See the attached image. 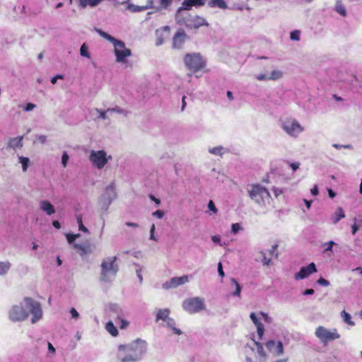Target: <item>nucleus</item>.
<instances>
[{
  "instance_id": "nucleus-1",
  "label": "nucleus",
  "mask_w": 362,
  "mask_h": 362,
  "mask_svg": "<svg viewBox=\"0 0 362 362\" xmlns=\"http://www.w3.org/2000/svg\"><path fill=\"white\" fill-rule=\"evenodd\" d=\"M146 349V342L138 339L130 344L119 345L117 356L121 362H135L141 358Z\"/></svg>"
},
{
  "instance_id": "nucleus-2",
  "label": "nucleus",
  "mask_w": 362,
  "mask_h": 362,
  "mask_svg": "<svg viewBox=\"0 0 362 362\" xmlns=\"http://www.w3.org/2000/svg\"><path fill=\"white\" fill-rule=\"evenodd\" d=\"M315 334L325 345L329 341L339 339L341 337L337 329L330 330L323 326L317 327Z\"/></svg>"
},
{
  "instance_id": "nucleus-3",
  "label": "nucleus",
  "mask_w": 362,
  "mask_h": 362,
  "mask_svg": "<svg viewBox=\"0 0 362 362\" xmlns=\"http://www.w3.org/2000/svg\"><path fill=\"white\" fill-rule=\"evenodd\" d=\"M186 66L195 73L205 66V62L199 54H187L184 57Z\"/></svg>"
},
{
  "instance_id": "nucleus-4",
  "label": "nucleus",
  "mask_w": 362,
  "mask_h": 362,
  "mask_svg": "<svg viewBox=\"0 0 362 362\" xmlns=\"http://www.w3.org/2000/svg\"><path fill=\"white\" fill-rule=\"evenodd\" d=\"M250 197L259 204H264L265 200L269 199L271 196L265 187L260 185H254L249 191Z\"/></svg>"
},
{
  "instance_id": "nucleus-5",
  "label": "nucleus",
  "mask_w": 362,
  "mask_h": 362,
  "mask_svg": "<svg viewBox=\"0 0 362 362\" xmlns=\"http://www.w3.org/2000/svg\"><path fill=\"white\" fill-rule=\"evenodd\" d=\"M116 257L108 258L104 260L101 264V279L103 281H108L109 275H115L118 271L117 264L115 263Z\"/></svg>"
},
{
  "instance_id": "nucleus-6",
  "label": "nucleus",
  "mask_w": 362,
  "mask_h": 362,
  "mask_svg": "<svg viewBox=\"0 0 362 362\" xmlns=\"http://www.w3.org/2000/svg\"><path fill=\"white\" fill-rule=\"evenodd\" d=\"M182 307L185 310L193 314L204 310V303L202 298L195 297L185 300L182 303Z\"/></svg>"
},
{
  "instance_id": "nucleus-7",
  "label": "nucleus",
  "mask_w": 362,
  "mask_h": 362,
  "mask_svg": "<svg viewBox=\"0 0 362 362\" xmlns=\"http://www.w3.org/2000/svg\"><path fill=\"white\" fill-rule=\"evenodd\" d=\"M24 301L26 306L30 309V313L33 315L31 318L32 323L34 324L39 321L42 317V310L40 303L29 297H25Z\"/></svg>"
},
{
  "instance_id": "nucleus-8",
  "label": "nucleus",
  "mask_w": 362,
  "mask_h": 362,
  "mask_svg": "<svg viewBox=\"0 0 362 362\" xmlns=\"http://www.w3.org/2000/svg\"><path fill=\"white\" fill-rule=\"evenodd\" d=\"M283 129L291 136H297L303 131V128L295 119L288 118L282 122Z\"/></svg>"
},
{
  "instance_id": "nucleus-9",
  "label": "nucleus",
  "mask_w": 362,
  "mask_h": 362,
  "mask_svg": "<svg viewBox=\"0 0 362 362\" xmlns=\"http://www.w3.org/2000/svg\"><path fill=\"white\" fill-rule=\"evenodd\" d=\"M29 313L21 305H15L8 311V317L13 322L23 321L28 318Z\"/></svg>"
},
{
  "instance_id": "nucleus-10",
  "label": "nucleus",
  "mask_w": 362,
  "mask_h": 362,
  "mask_svg": "<svg viewBox=\"0 0 362 362\" xmlns=\"http://www.w3.org/2000/svg\"><path fill=\"white\" fill-rule=\"evenodd\" d=\"M113 45L117 62H123L127 57L131 56V50L125 47L122 41L117 40Z\"/></svg>"
},
{
  "instance_id": "nucleus-11",
  "label": "nucleus",
  "mask_w": 362,
  "mask_h": 362,
  "mask_svg": "<svg viewBox=\"0 0 362 362\" xmlns=\"http://www.w3.org/2000/svg\"><path fill=\"white\" fill-rule=\"evenodd\" d=\"M90 162L98 169H102L107 163L106 152L101 151H91L90 154Z\"/></svg>"
},
{
  "instance_id": "nucleus-12",
  "label": "nucleus",
  "mask_w": 362,
  "mask_h": 362,
  "mask_svg": "<svg viewBox=\"0 0 362 362\" xmlns=\"http://www.w3.org/2000/svg\"><path fill=\"white\" fill-rule=\"evenodd\" d=\"M73 247L83 259L89 256L93 252L94 248L92 243L88 240L81 243H75Z\"/></svg>"
},
{
  "instance_id": "nucleus-13",
  "label": "nucleus",
  "mask_w": 362,
  "mask_h": 362,
  "mask_svg": "<svg viewBox=\"0 0 362 362\" xmlns=\"http://www.w3.org/2000/svg\"><path fill=\"white\" fill-rule=\"evenodd\" d=\"M316 272L317 268L315 264L311 262L308 266L301 267L300 271L295 274L294 278L296 280L303 279Z\"/></svg>"
},
{
  "instance_id": "nucleus-14",
  "label": "nucleus",
  "mask_w": 362,
  "mask_h": 362,
  "mask_svg": "<svg viewBox=\"0 0 362 362\" xmlns=\"http://www.w3.org/2000/svg\"><path fill=\"white\" fill-rule=\"evenodd\" d=\"M265 346L274 356H279L284 352L283 344L280 341L269 340L266 342Z\"/></svg>"
},
{
  "instance_id": "nucleus-15",
  "label": "nucleus",
  "mask_w": 362,
  "mask_h": 362,
  "mask_svg": "<svg viewBox=\"0 0 362 362\" xmlns=\"http://www.w3.org/2000/svg\"><path fill=\"white\" fill-rule=\"evenodd\" d=\"M188 281L187 276H182L180 277L172 278L169 281H166L163 284V287L165 289H169L171 288H175L180 285H182Z\"/></svg>"
},
{
  "instance_id": "nucleus-16",
  "label": "nucleus",
  "mask_w": 362,
  "mask_h": 362,
  "mask_svg": "<svg viewBox=\"0 0 362 362\" xmlns=\"http://www.w3.org/2000/svg\"><path fill=\"white\" fill-rule=\"evenodd\" d=\"M187 38V35L183 29H179L173 37V47L177 49L182 47Z\"/></svg>"
},
{
  "instance_id": "nucleus-17",
  "label": "nucleus",
  "mask_w": 362,
  "mask_h": 362,
  "mask_svg": "<svg viewBox=\"0 0 362 362\" xmlns=\"http://www.w3.org/2000/svg\"><path fill=\"white\" fill-rule=\"evenodd\" d=\"M250 317L257 327V331L259 339H262L264 332V327L263 324L259 320L255 313H252Z\"/></svg>"
},
{
  "instance_id": "nucleus-18",
  "label": "nucleus",
  "mask_w": 362,
  "mask_h": 362,
  "mask_svg": "<svg viewBox=\"0 0 362 362\" xmlns=\"http://www.w3.org/2000/svg\"><path fill=\"white\" fill-rule=\"evenodd\" d=\"M282 72L279 70H274L271 73L270 76H267L266 74H262L257 76V79L259 81H265V80H277L282 77Z\"/></svg>"
},
{
  "instance_id": "nucleus-19",
  "label": "nucleus",
  "mask_w": 362,
  "mask_h": 362,
  "mask_svg": "<svg viewBox=\"0 0 362 362\" xmlns=\"http://www.w3.org/2000/svg\"><path fill=\"white\" fill-rule=\"evenodd\" d=\"M40 206L41 210L45 212L47 215H52L55 213L54 206L47 200L40 202Z\"/></svg>"
},
{
  "instance_id": "nucleus-20",
  "label": "nucleus",
  "mask_w": 362,
  "mask_h": 362,
  "mask_svg": "<svg viewBox=\"0 0 362 362\" xmlns=\"http://www.w3.org/2000/svg\"><path fill=\"white\" fill-rule=\"evenodd\" d=\"M169 314L170 310L168 308L158 310L156 314V321L158 322L160 320L166 321L168 319Z\"/></svg>"
},
{
  "instance_id": "nucleus-21",
  "label": "nucleus",
  "mask_w": 362,
  "mask_h": 362,
  "mask_svg": "<svg viewBox=\"0 0 362 362\" xmlns=\"http://www.w3.org/2000/svg\"><path fill=\"white\" fill-rule=\"evenodd\" d=\"M345 216L341 207H338L333 216V223L336 224L339 220Z\"/></svg>"
},
{
  "instance_id": "nucleus-22",
  "label": "nucleus",
  "mask_w": 362,
  "mask_h": 362,
  "mask_svg": "<svg viewBox=\"0 0 362 362\" xmlns=\"http://www.w3.org/2000/svg\"><path fill=\"white\" fill-rule=\"evenodd\" d=\"M106 329L113 337H116L118 334L117 329L112 322H108L106 324Z\"/></svg>"
},
{
  "instance_id": "nucleus-23",
  "label": "nucleus",
  "mask_w": 362,
  "mask_h": 362,
  "mask_svg": "<svg viewBox=\"0 0 362 362\" xmlns=\"http://www.w3.org/2000/svg\"><path fill=\"white\" fill-rule=\"evenodd\" d=\"M11 268L9 262H0V275L6 274Z\"/></svg>"
},
{
  "instance_id": "nucleus-24",
  "label": "nucleus",
  "mask_w": 362,
  "mask_h": 362,
  "mask_svg": "<svg viewBox=\"0 0 362 362\" xmlns=\"http://www.w3.org/2000/svg\"><path fill=\"white\" fill-rule=\"evenodd\" d=\"M231 284L235 287V291L233 293V295L235 296H240V292H241V286L238 284V282L235 279H231L230 280Z\"/></svg>"
},
{
  "instance_id": "nucleus-25",
  "label": "nucleus",
  "mask_w": 362,
  "mask_h": 362,
  "mask_svg": "<svg viewBox=\"0 0 362 362\" xmlns=\"http://www.w3.org/2000/svg\"><path fill=\"white\" fill-rule=\"evenodd\" d=\"M167 322V324L168 325L172 328L173 332L176 334H182V332L180 329H177L175 325V320L173 319V318H170L168 317V319L166 320Z\"/></svg>"
},
{
  "instance_id": "nucleus-26",
  "label": "nucleus",
  "mask_w": 362,
  "mask_h": 362,
  "mask_svg": "<svg viewBox=\"0 0 362 362\" xmlns=\"http://www.w3.org/2000/svg\"><path fill=\"white\" fill-rule=\"evenodd\" d=\"M18 159H19V162L22 165L23 171L25 172L27 170L28 165L30 163L29 158L27 157H24V156H19Z\"/></svg>"
},
{
  "instance_id": "nucleus-27",
  "label": "nucleus",
  "mask_w": 362,
  "mask_h": 362,
  "mask_svg": "<svg viewBox=\"0 0 362 362\" xmlns=\"http://www.w3.org/2000/svg\"><path fill=\"white\" fill-rule=\"evenodd\" d=\"M22 136L16 137L13 139H11L10 140V145L13 147H22L23 143H22Z\"/></svg>"
},
{
  "instance_id": "nucleus-28",
  "label": "nucleus",
  "mask_w": 362,
  "mask_h": 362,
  "mask_svg": "<svg viewBox=\"0 0 362 362\" xmlns=\"http://www.w3.org/2000/svg\"><path fill=\"white\" fill-rule=\"evenodd\" d=\"M205 25H208V24L204 18L197 16L194 19L193 26L194 28H197L200 26Z\"/></svg>"
},
{
  "instance_id": "nucleus-29",
  "label": "nucleus",
  "mask_w": 362,
  "mask_h": 362,
  "mask_svg": "<svg viewBox=\"0 0 362 362\" xmlns=\"http://www.w3.org/2000/svg\"><path fill=\"white\" fill-rule=\"evenodd\" d=\"M98 32L103 37H104L106 40H107L108 41L111 42L112 44H114L117 40V39H115V37H113L112 36H111L110 35H109L108 33H107L105 32H103L100 30H98Z\"/></svg>"
},
{
  "instance_id": "nucleus-30",
  "label": "nucleus",
  "mask_w": 362,
  "mask_h": 362,
  "mask_svg": "<svg viewBox=\"0 0 362 362\" xmlns=\"http://www.w3.org/2000/svg\"><path fill=\"white\" fill-rule=\"evenodd\" d=\"M341 316L343 317L344 321L346 323H347L349 325H354V322L351 320V315L348 313L343 310L341 312Z\"/></svg>"
},
{
  "instance_id": "nucleus-31",
  "label": "nucleus",
  "mask_w": 362,
  "mask_h": 362,
  "mask_svg": "<svg viewBox=\"0 0 362 362\" xmlns=\"http://www.w3.org/2000/svg\"><path fill=\"white\" fill-rule=\"evenodd\" d=\"M209 153L214 155L220 156L223 155V147L217 146L209 149Z\"/></svg>"
},
{
  "instance_id": "nucleus-32",
  "label": "nucleus",
  "mask_w": 362,
  "mask_h": 362,
  "mask_svg": "<svg viewBox=\"0 0 362 362\" xmlns=\"http://www.w3.org/2000/svg\"><path fill=\"white\" fill-rule=\"evenodd\" d=\"M80 54L83 57H86L88 58L90 57V54L88 50V47L86 46V45L85 43L83 44L80 48Z\"/></svg>"
},
{
  "instance_id": "nucleus-33",
  "label": "nucleus",
  "mask_w": 362,
  "mask_h": 362,
  "mask_svg": "<svg viewBox=\"0 0 362 362\" xmlns=\"http://www.w3.org/2000/svg\"><path fill=\"white\" fill-rule=\"evenodd\" d=\"M66 236L68 242L69 243H72L76 238L80 237V234L66 233Z\"/></svg>"
},
{
  "instance_id": "nucleus-34",
  "label": "nucleus",
  "mask_w": 362,
  "mask_h": 362,
  "mask_svg": "<svg viewBox=\"0 0 362 362\" xmlns=\"http://www.w3.org/2000/svg\"><path fill=\"white\" fill-rule=\"evenodd\" d=\"M214 4L221 8H227V5L224 0H213Z\"/></svg>"
},
{
  "instance_id": "nucleus-35",
  "label": "nucleus",
  "mask_w": 362,
  "mask_h": 362,
  "mask_svg": "<svg viewBox=\"0 0 362 362\" xmlns=\"http://www.w3.org/2000/svg\"><path fill=\"white\" fill-rule=\"evenodd\" d=\"M290 37L292 40H300V31L299 30H293L291 33Z\"/></svg>"
},
{
  "instance_id": "nucleus-36",
  "label": "nucleus",
  "mask_w": 362,
  "mask_h": 362,
  "mask_svg": "<svg viewBox=\"0 0 362 362\" xmlns=\"http://www.w3.org/2000/svg\"><path fill=\"white\" fill-rule=\"evenodd\" d=\"M199 1L200 0H185L183 2V4L188 6H192L199 4Z\"/></svg>"
},
{
  "instance_id": "nucleus-37",
  "label": "nucleus",
  "mask_w": 362,
  "mask_h": 362,
  "mask_svg": "<svg viewBox=\"0 0 362 362\" xmlns=\"http://www.w3.org/2000/svg\"><path fill=\"white\" fill-rule=\"evenodd\" d=\"M255 344L257 346V351H258L259 354H260L262 356H265L266 354L264 351V348H263L262 344L259 342H255Z\"/></svg>"
},
{
  "instance_id": "nucleus-38",
  "label": "nucleus",
  "mask_w": 362,
  "mask_h": 362,
  "mask_svg": "<svg viewBox=\"0 0 362 362\" xmlns=\"http://www.w3.org/2000/svg\"><path fill=\"white\" fill-rule=\"evenodd\" d=\"M334 245H335V243L332 240H330V241L325 243V245H326V247L324 250V252H326L327 251H331L332 250V247Z\"/></svg>"
},
{
  "instance_id": "nucleus-39",
  "label": "nucleus",
  "mask_w": 362,
  "mask_h": 362,
  "mask_svg": "<svg viewBox=\"0 0 362 362\" xmlns=\"http://www.w3.org/2000/svg\"><path fill=\"white\" fill-rule=\"evenodd\" d=\"M317 283L319 285H321L323 286H328L329 285V282L322 277H320V279H318L317 281Z\"/></svg>"
},
{
  "instance_id": "nucleus-40",
  "label": "nucleus",
  "mask_w": 362,
  "mask_h": 362,
  "mask_svg": "<svg viewBox=\"0 0 362 362\" xmlns=\"http://www.w3.org/2000/svg\"><path fill=\"white\" fill-rule=\"evenodd\" d=\"M278 245H274L272 247V249L269 250V255L271 257L274 256L276 258L278 257L277 252H276V250L277 249Z\"/></svg>"
},
{
  "instance_id": "nucleus-41",
  "label": "nucleus",
  "mask_w": 362,
  "mask_h": 362,
  "mask_svg": "<svg viewBox=\"0 0 362 362\" xmlns=\"http://www.w3.org/2000/svg\"><path fill=\"white\" fill-rule=\"evenodd\" d=\"M107 112H110V113H112V112H117L119 114L124 113V110L117 107H115V108H109V109H107Z\"/></svg>"
},
{
  "instance_id": "nucleus-42",
  "label": "nucleus",
  "mask_w": 362,
  "mask_h": 362,
  "mask_svg": "<svg viewBox=\"0 0 362 362\" xmlns=\"http://www.w3.org/2000/svg\"><path fill=\"white\" fill-rule=\"evenodd\" d=\"M68 160H69V156H68V154L66 152H64L63 153L62 158V163L64 167L66 166V163H67Z\"/></svg>"
},
{
  "instance_id": "nucleus-43",
  "label": "nucleus",
  "mask_w": 362,
  "mask_h": 362,
  "mask_svg": "<svg viewBox=\"0 0 362 362\" xmlns=\"http://www.w3.org/2000/svg\"><path fill=\"white\" fill-rule=\"evenodd\" d=\"M272 191L274 192V194L276 197H278L279 196H280L281 194H283V191L280 188H278V187H274L272 189Z\"/></svg>"
},
{
  "instance_id": "nucleus-44",
  "label": "nucleus",
  "mask_w": 362,
  "mask_h": 362,
  "mask_svg": "<svg viewBox=\"0 0 362 362\" xmlns=\"http://www.w3.org/2000/svg\"><path fill=\"white\" fill-rule=\"evenodd\" d=\"M208 208L209 209V210H211L214 213H216V211H217V209H216V208L215 206V204L213 202V201H211V200H210L209 204H208Z\"/></svg>"
},
{
  "instance_id": "nucleus-45",
  "label": "nucleus",
  "mask_w": 362,
  "mask_h": 362,
  "mask_svg": "<svg viewBox=\"0 0 362 362\" xmlns=\"http://www.w3.org/2000/svg\"><path fill=\"white\" fill-rule=\"evenodd\" d=\"M260 315L262 316L263 319L266 322L270 323L272 322V319L267 313L264 312H260Z\"/></svg>"
},
{
  "instance_id": "nucleus-46",
  "label": "nucleus",
  "mask_w": 362,
  "mask_h": 362,
  "mask_svg": "<svg viewBox=\"0 0 362 362\" xmlns=\"http://www.w3.org/2000/svg\"><path fill=\"white\" fill-rule=\"evenodd\" d=\"M262 256H263L264 264L266 265H269L271 264V257H267L266 254L263 253V252H262Z\"/></svg>"
},
{
  "instance_id": "nucleus-47",
  "label": "nucleus",
  "mask_w": 362,
  "mask_h": 362,
  "mask_svg": "<svg viewBox=\"0 0 362 362\" xmlns=\"http://www.w3.org/2000/svg\"><path fill=\"white\" fill-rule=\"evenodd\" d=\"M218 272L220 276L223 277L224 276V272L223 270V267L221 262H218Z\"/></svg>"
},
{
  "instance_id": "nucleus-48",
  "label": "nucleus",
  "mask_w": 362,
  "mask_h": 362,
  "mask_svg": "<svg viewBox=\"0 0 362 362\" xmlns=\"http://www.w3.org/2000/svg\"><path fill=\"white\" fill-rule=\"evenodd\" d=\"M153 215L157 217L158 218H161L163 216L164 213L161 210H157L153 213Z\"/></svg>"
},
{
  "instance_id": "nucleus-49",
  "label": "nucleus",
  "mask_w": 362,
  "mask_h": 362,
  "mask_svg": "<svg viewBox=\"0 0 362 362\" xmlns=\"http://www.w3.org/2000/svg\"><path fill=\"white\" fill-rule=\"evenodd\" d=\"M35 107V105H34V104H33V103H28V104L26 105V106L25 107L24 110H25V111H27V112H28V111H30V110H33Z\"/></svg>"
},
{
  "instance_id": "nucleus-50",
  "label": "nucleus",
  "mask_w": 362,
  "mask_h": 362,
  "mask_svg": "<svg viewBox=\"0 0 362 362\" xmlns=\"http://www.w3.org/2000/svg\"><path fill=\"white\" fill-rule=\"evenodd\" d=\"M289 165L291 166V168H292V170L293 171H296L297 169L299 168L300 163L298 162L291 163H289Z\"/></svg>"
},
{
  "instance_id": "nucleus-51",
  "label": "nucleus",
  "mask_w": 362,
  "mask_h": 362,
  "mask_svg": "<svg viewBox=\"0 0 362 362\" xmlns=\"http://www.w3.org/2000/svg\"><path fill=\"white\" fill-rule=\"evenodd\" d=\"M70 313L71 315V317L73 318H77L78 317V313L77 312V310L75 309V308H71V310H70Z\"/></svg>"
},
{
  "instance_id": "nucleus-52",
  "label": "nucleus",
  "mask_w": 362,
  "mask_h": 362,
  "mask_svg": "<svg viewBox=\"0 0 362 362\" xmlns=\"http://www.w3.org/2000/svg\"><path fill=\"white\" fill-rule=\"evenodd\" d=\"M314 293H315V291L313 288H308V289H305L303 292V294L305 296H308V295H313Z\"/></svg>"
},
{
  "instance_id": "nucleus-53",
  "label": "nucleus",
  "mask_w": 362,
  "mask_h": 362,
  "mask_svg": "<svg viewBox=\"0 0 362 362\" xmlns=\"http://www.w3.org/2000/svg\"><path fill=\"white\" fill-rule=\"evenodd\" d=\"M128 325H129V322L127 320H123V319L121 320L120 327L122 329L126 328Z\"/></svg>"
},
{
  "instance_id": "nucleus-54",
  "label": "nucleus",
  "mask_w": 362,
  "mask_h": 362,
  "mask_svg": "<svg viewBox=\"0 0 362 362\" xmlns=\"http://www.w3.org/2000/svg\"><path fill=\"white\" fill-rule=\"evenodd\" d=\"M149 198L153 201L157 205L160 204V201L159 199L155 197L153 194L149 195Z\"/></svg>"
},
{
  "instance_id": "nucleus-55",
  "label": "nucleus",
  "mask_w": 362,
  "mask_h": 362,
  "mask_svg": "<svg viewBox=\"0 0 362 362\" xmlns=\"http://www.w3.org/2000/svg\"><path fill=\"white\" fill-rule=\"evenodd\" d=\"M37 140L41 144H44L46 141V140H47V136H45V135H40V136H38Z\"/></svg>"
},
{
  "instance_id": "nucleus-56",
  "label": "nucleus",
  "mask_w": 362,
  "mask_h": 362,
  "mask_svg": "<svg viewBox=\"0 0 362 362\" xmlns=\"http://www.w3.org/2000/svg\"><path fill=\"white\" fill-rule=\"evenodd\" d=\"M97 111L99 112L100 118L104 119L107 118L106 112L105 111L98 110H97Z\"/></svg>"
},
{
  "instance_id": "nucleus-57",
  "label": "nucleus",
  "mask_w": 362,
  "mask_h": 362,
  "mask_svg": "<svg viewBox=\"0 0 362 362\" xmlns=\"http://www.w3.org/2000/svg\"><path fill=\"white\" fill-rule=\"evenodd\" d=\"M310 192L313 195H317L318 194V189L317 185H315L313 188L311 189Z\"/></svg>"
},
{
  "instance_id": "nucleus-58",
  "label": "nucleus",
  "mask_w": 362,
  "mask_h": 362,
  "mask_svg": "<svg viewBox=\"0 0 362 362\" xmlns=\"http://www.w3.org/2000/svg\"><path fill=\"white\" fill-rule=\"evenodd\" d=\"M155 228H151V235H150V238L151 240H157V239L155 238V235H154V231H155Z\"/></svg>"
},
{
  "instance_id": "nucleus-59",
  "label": "nucleus",
  "mask_w": 362,
  "mask_h": 362,
  "mask_svg": "<svg viewBox=\"0 0 362 362\" xmlns=\"http://www.w3.org/2000/svg\"><path fill=\"white\" fill-rule=\"evenodd\" d=\"M337 11L338 13H339L342 16H345L346 15V11H345V8H343V7H339L337 8Z\"/></svg>"
},
{
  "instance_id": "nucleus-60",
  "label": "nucleus",
  "mask_w": 362,
  "mask_h": 362,
  "mask_svg": "<svg viewBox=\"0 0 362 362\" xmlns=\"http://www.w3.org/2000/svg\"><path fill=\"white\" fill-rule=\"evenodd\" d=\"M48 349H49V351L52 353V354H54L55 353V349L54 347L53 346V345L48 342Z\"/></svg>"
},
{
  "instance_id": "nucleus-61",
  "label": "nucleus",
  "mask_w": 362,
  "mask_h": 362,
  "mask_svg": "<svg viewBox=\"0 0 362 362\" xmlns=\"http://www.w3.org/2000/svg\"><path fill=\"white\" fill-rule=\"evenodd\" d=\"M211 239L216 243H219L221 240V238L218 235H214L212 236Z\"/></svg>"
},
{
  "instance_id": "nucleus-62",
  "label": "nucleus",
  "mask_w": 362,
  "mask_h": 362,
  "mask_svg": "<svg viewBox=\"0 0 362 362\" xmlns=\"http://www.w3.org/2000/svg\"><path fill=\"white\" fill-rule=\"evenodd\" d=\"M171 2V0H160V4L165 6H168Z\"/></svg>"
},
{
  "instance_id": "nucleus-63",
  "label": "nucleus",
  "mask_w": 362,
  "mask_h": 362,
  "mask_svg": "<svg viewBox=\"0 0 362 362\" xmlns=\"http://www.w3.org/2000/svg\"><path fill=\"white\" fill-rule=\"evenodd\" d=\"M77 223L78 226H84L83 224L82 217L80 216H77Z\"/></svg>"
},
{
  "instance_id": "nucleus-64",
  "label": "nucleus",
  "mask_w": 362,
  "mask_h": 362,
  "mask_svg": "<svg viewBox=\"0 0 362 362\" xmlns=\"http://www.w3.org/2000/svg\"><path fill=\"white\" fill-rule=\"evenodd\" d=\"M328 194L331 198H334L336 196L335 192L331 189H328Z\"/></svg>"
}]
</instances>
